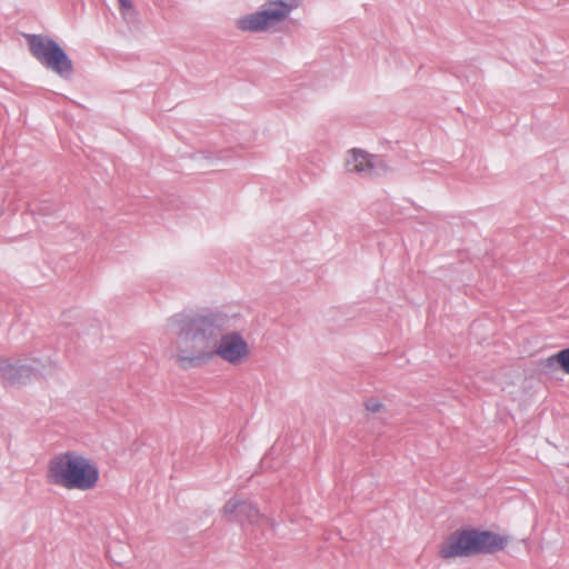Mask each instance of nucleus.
Here are the masks:
<instances>
[{"instance_id":"2","label":"nucleus","mask_w":569,"mask_h":569,"mask_svg":"<svg viewBox=\"0 0 569 569\" xmlns=\"http://www.w3.org/2000/svg\"><path fill=\"white\" fill-rule=\"evenodd\" d=\"M509 542L507 536L488 530L458 529L449 533L439 545L441 559L469 558L481 553H496Z\"/></svg>"},{"instance_id":"4","label":"nucleus","mask_w":569,"mask_h":569,"mask_svg":"<svg viewBox=\"0 0 569 569\" xmlns=\"http://www.w3.org/2000/svg\"><path fill=\"white\" fill-rule=\"evenodd\" d=\"M28 43L33 57L46 68L61 77H70L73 64L63 49L52 39L43 36H28Z\"/></svg>"},{"instance_id":"8","label":"nucleus","mask_w":569,"mask_h":569,"mask_svg":"<svg viewBox=\"0 0 569 569\" xmlns=\"http://www.w3.org/2000/svg\"><path fill=\"white\" fill-rule=\"evenodd\" d=\"M346 167L349 171L362 172L372 167L371 160L367 153L361 150H351L346 160Z\"/></svg>"},{"instance_id":"9","label":"nucleus","mask_w":569,"mask_h":569,"mask_svg":"<svg viewBox=\"0 0 569 569\" xmlns=\"http://www.w3.org/2000/svg\"><path fill=\"white\" fill-rule=\"evenodd\" d=\"M546 366L549 368L558 367L565 373L569 375V348L558 351L546 360Z\"/></svg>"},{"instance_id":"3","label":"nucleus","mask_w":569,"mask_h":569,"mask_svg":"<svg viewBox=\"0 0 569 569\" xmlns=\"http://www.w3.org/2000/svg\"><path fill=\"white\" fill-rule=\"evenodd\" d=\"M172 329L179 336L178 347L184 353L183 358L200 359L212 355L207 351L208 338L204 327L209 325L204 319L176 317L171 321Z\"/></svg>"},{"instance_id":"11","label":"nucleus","mask_w":569,"mask_h":569,"mask_svg":"<svg viewBox=\"0 0 569 569\" xmlns=\"http://www.w3.org/2000/svg\"><path fill=\"white\" fill-rule=\"evenodd\" d=\"M119 4L122 9L131 8V3L129 0H119Z\"/></svg>"},{"instance_id":"5","label":"nucleus","mask_w":569,"mask_h":569,"mask_svg":"<svg viewBox=\"0 0 569 569\" xmlns=\"http://www.w3.org/2000/svg\"><path fill=\"white\" fill-rule=\"evenodd\" d=\"M291 8L283 2H271L262 11L246 16L237 21V27L243 31H264L287 18Z\"/></svg>"},{"instance_id":"6","label":"nucleus","mask_w":569,"mask_h":569,"mask_svg":"<svg viewBox=\"0 0 569 569\" xmlns=\"http://www.w3.org/2000/svg\"><path fill=\"white\" fill-rule=\"evenodd\" d=\"M214 353L229 365L240 366L249 359L250 347L243 337L231 332L219 339Z\"/></svg>"},{"instance_id":"10","label":"nucleus","mask_w":569,"mask_h":569,"mask_svg":"<svg viewBox=\"0 0 569 569\" xmlns=\"http://www.w3.org/2000/svg\"><path fill=\"white\" fill-rule=\"evenodd\" d=\"M365 407L370 412H379L382 409V403L379 399L370 398L365 402Z\"/></svg>"},{"instance_id":"1","label":"nucleus","mask_w":569,"mask_h":569,"mask_svg":"<svg viewBox=\"0 0 569 569\" xmlns=\"http://www.w3.org/2000/svg\"><path fill=\"white\" fill-rule=\"evenodd\" d=\"M99 477L96 462L73 450L53 456L48 461L46 472L48 483L66 490H91L97 486Z\"/></svg>"},{"instance_id":"7","label":"nucleus","mask_w":569,"mask_h":569,"mask_svg":"<svg viewBox=\"0 0 569 569\" xmlns=\"http://www.w3.org/2000/svg\"><path fill=\"white\" fill-rule=\"evenodd\" d=\"M222 512L224 515L237 513L241 520L246 519L252 525H260L261 522L267 520L264 516L261 515L260 511L254 506H251L237 499L229 500L224 505Z\"/></svg>"}]
</instances>
